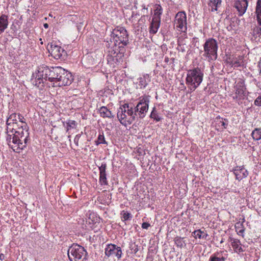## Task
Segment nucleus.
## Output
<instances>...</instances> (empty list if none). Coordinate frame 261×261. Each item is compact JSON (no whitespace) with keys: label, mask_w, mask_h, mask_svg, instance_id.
<instances>
[{"label":"nucleus","mask_w":261,"mask_h":261,"mask_svg":"<svg viewBox=\"0 0 261 261\" xmlns=\"http://www.w3.org/2000/svg\"><path fill=\"white\" fill-rule=\"evenodd\" d=\"M12 130L6 129V141L8 145L16 152H20L26 147L29 140V127L21 120V124L13 123Z\"/></svg>","instance_id":"f257e3e1"},{"label":"nucleus","mask_w":261,"mask_h":261,"mask_svg":"<svg viewBox=\"0 0 261 261\" xmlns=\"http://www.w3.org/2000/svg\"><path fill=\"white\" fill-rule=\"evenodd\" d=\"M64 72V69L61 67H51L49 68L47 66H42L38 68L37 71L33 74L34 78L33 83L35 85L39 86V84L45 83L48 81L50 82H54L55 84L59 74L62 75Z\"/></svg>","instance_id":"f03ea898"},{"label":"nucleus","mask_w":261,"mask_h":261,"mask_svg":"<svg viewBox=\"0 0 261 261\" xmlns=\"http://www.w3.org/2000/svg\"><path fill=\"white\" fill-rule=\"evenodd\" d=\"M117 118L120 122L123 125L132 124L136 119V113H135L133 106L124 103L118 109Z\"/></svg>","instance_id":"7ed1b4c3"},{"label":"nucleus","mask_w":261,"mask_h":261,"mask_svg":"<svg viewBox=\"0 0 261 261\" xmlns=\"http://www.w3.org/2000/svg\"><path fill=\"white\" fill-rule=\"evenodd\" d=\"M203 73L197 67L188 71L186 84L191 92H193L200 85L203 80Z\"/></svg>","instance_id":"20e7f679"},{"label":"nucleus","mask_w":261,"mask_h":261,"mask_svg":"<svg viewBox=\"0 0 261 261\" xmlns=\"http://www.w3.org/2000/svg\"><path fill=\"white\" fill-rule=\"evenodd\" d=\"M67 254L70 261H84L87 259L86 250L77 244H73L69 248Z\"/></svg>","instance_id":"39448f33"},{"label":"nucleus","mask_w":261,"mask_h":261,"mask_svg":"<svg viewBox=\"0 0 261 261\" xmlns=\"http://www.w3.org/2000/svg\"><path fill=\"white\" fill-rule=\"evenodd\" d=\"M218 46L217 41L214 38H208L206 40L203 44V56L209 60H216L217 58Z\"/></svg>","instance_id":"423d86ee"},{"label":"nucleus","mask_w":261,"mask_h":261,"mask_svg":"<svg viewBox=\"0 0 261 261\" xmlns=\"http://www.w3.org/2000/svg\"><path fill=\"white\" fill-rule=\"evenodd\" d=\"M119 46L120 45L114 43V45L108 47L107 60L109 63L113 64V66H115V64L120 62L122 59L123 48L119 47Z\"/></svg>","instance_id":"0eeeda50"},{"label":"nucleus","mask_w":261,"mask_h":261,"mask_svg":"<svg viewBox=\"0 0 261 261\" xmlns=\"http://www.w3.org/2000/svg\"><path fill=\"white\" fill-rule=\"evenodd\" d=\"M114 43H116L119 47L124 48L128 43V34L126 30L122 27H117L112 32Z\"/></svg>","instance_id":"6e6552de"},{"label":"nucleus","mask_w":261,"mask_h":261,"mask_svg":"<svg viewBox=\"0 0 261 261\" xmlns=\"http://www.w3.org/2000/svg\"><path fill=\"white\" fill-rule=\"evenodd\" d=\"M149 102V100L147 98H143L139 101L134 109L136 117L138 116L141 119L145 117L148 110Z\"/></svg>","instance_id":"1a4fd4ad"},{"label":"nucleus","mask_w":261,"mask_h":261,"mask_svg":"<svg viewBox=\"0 0 261 261\" xmlns=\"http://www.w3.org/2000/svg\"><path fill=\"white\" fill-rule=\"evenodd\" d=\"M187 16L184 11L178 12L175 15L174 25L179 31L185 32L187 31Z\"/></svg>","instance_id":"9d476101"},{"label":"nucleus","mask_w":261,"mask_h":261,"mask_svg":"<svg viewBox=\"0 0 261 261\" xmlns=\"http://www.w3.org/2000/svg\"><path fill=\"white\" fill-rule=\"evenodd\" d=\"M51 55L56 59L64 60L67 56L66 51L60 46L51 43L48 49Z\"/></svg>","instance_id":"9b49d317"},{"label":"nucleus","mask_w":261,"mask_h":261,"mask_svg":"<svg viewBox=\"0 0 261 261\" xmlns=\"http://www.w3.org/2000/svg\"><path fill=\"white\" fill-rule=\"evenodd\" d=\"M64 72L63 73L62 75L59 74V77L56 80V85H54L53 86H65L67 85H69L71 84L73 79L72 75L70 72L66 71L64 69Z\"/></svg>","instance_id":"f8f14e48"},{"label":"nucleus","mask_w":261,"mask_h":261,"mask_svg":"<svg viewBox=\"0 0 261 261\" xmlns=\"http://www.w3.org/2000/svg\"><path fill=\"white\" fill-rule=\"evenodd\" d=\"M122 253L121 248L114 244H109L105 249V254L108 257H116L118 259H120Z\"/></svg>","instance_id":"ddd939ff"},{"label":"nucleus","mask_w":261,"mask_h":261,"mask_svg":"<svg viewBox=\"0 0 261 261\" xmlns=\"http://www.w3.org/2000/svg\"><path fill=\"white\" fill-rule=\"evenodd\" d=\"M248 2L247 0H236L234 7L238 12V15L242 16L246 12L248 7Z\"/></svg>","instance_id":"4468645a"},{"label":"nucleus","mask_w":261,"mask_h":261,"mask_svg":"<svg viewBox=\"0 0 261 261\" xmlns=\"http://www.w3.org/2000/svg\"><path fill=\"white\" fill-rule=\"evenodd\" d=\"M233 173L236 175V179L239 180L247 177L248 175V171L243 167L237 166L234 170Z\"/></svg>","instance_id":"2eb2a0df"},{"label":"nucleus","mask_w":261,"mask_h":261,"mask_svg":"<svg viewBox=\"0 0 261 261\" xmlns=\"http://www.w3.org/2000/svg\"><path fill=\"white\" fill-rule=\"evenodd\" d=\"M236 92L235 94L236 96H233V99H238V98H243V96H244V86L243 85V83L241 82H238L236 86Z\"/></svg>","instance_id":"dca6fc26"},{"label":"nucleus","mask_w":261,"mask_h":261,"mask_svg":"<svg viewBox=\"0 0 261 261\" xmlns=\"http://www.w3.org/2000/svg\"><path fill=\"white\" fill-rule=\"evenodd\" d=\"M106 167L107 165L106 164H102L101 166L99 167V181L102 185H107L108 182L107 180V174H106Z\"/></svg>","instance_id":"f3484780"},{"label":"nucleus","mask_w":261,"mask_h":261,"mask_svg":"<svg viewBox=\"0 0 261 261\" xmlns=\"http://www.w3.org/2000/svg\"><path fill=\"white\" fill-rule=\"evenodd\" d=\"M229 239L231 242V246L235 252L241 253L244 251V250L241 247V243L239 240L233 238H230Z\"/></svg>","instance_id":"a211bd4d"},{"label":"nucleus","mask_w":261,"mask_h":261,"mask_svg":"<svg viewBox=\"0 0 261 261\" xmlns=\"http://www.w3.org/2000/svg\"><path fill=\"white\" fill-rule=\"evenodd\" d=\"M8 16L5 14H2L0 16V35L4 32L8 28Z\"/></svg>","instance_id":"6ab92c4d"},{"label":"nucleus","mask_w":261,"mask_h":261,"mask_svg":"<svg viewBox=\"0 0 261 261\" xmlns=\"http://www.w3.org/2000/svg\"><path fill=\"white\" fill-rule=\"evenodd\" d=\"M160 22L161 20H160L158 18H152L149 30L150 33L154 34L158 32L160 25Z\"/></svg>","instance_id":"aec40b11"},{"label":"nucleus","mask_w":261,"mask_h":261,"mask_svg":"<svg viewBox=\"0 0 261 261\" xmlns=\"http://www.w3.org/2000/svg\"><path fill=\"white\" fill-rule=\"evenodd\" d=\"M99 113L100 116L103 118H112L114 117L111 111L106 107H101L99 109Z\"/></svg>","instance_id":"412c9836"},{"label":"nucleus","mask_w":261,"mask_h":261,"mask_svg":"<svg viewBox=\"0 0 261 261\" xmlns=\"http://www.w3.org/2000/svg\"><path fill=\"white\" fill-rule=\"evenodd\" d=\"M100 218L97 213H89L87 222L89 224H96L100 222Z\"/></svg>","instance_id":"4be33fe9"},{"label":"nucleus","mask_w":261,"mask_h":261,"mask_svg":"<svg viewBox=\"0 0 261 261\" xmlns=\"http://www.w3.org/2000/svg\"><path fill=\"white\" fill-rule=\"evenodd\" d=\"M192 236L195 238H199V239H206L208 234L204 231H202L201 229H198L192 232Z\"/></svg>","instance_id":"5701e85b"},{"label":"nucleus","mask_w":261,"mask_h":261,"mask_svg":"<svg viewBox=\"0 0 261 261\" xmlns=\"http://www.w3.org/2000/svg\"><path fill=\"white\" fill-rule=\"evenodd\" d=\"M255 13L258 23L261 26V0H257L256 2Z\"/></svg>","instance_id":"b1692460"},{"label":"nucleus","mask_w":261,"mask_h":261,"mask_svg":"<svg viewBox=\"0 0 261 261\" xmlns=\"http://www.w3.org/2000/svg\"><path fill=\"white\" fill-rule=\"evenodd\" d=\"M245 221L244 218L242 219V222H238L235 224V228L236 229V231L239 235L241 236L243 238L244 237V232L245 231V228L243 227V223Z\"/></svg>","instance_id":"393cba45"},{"label":"nucleus","mask_w":261,"mask_h":261,"mask_svg":"<svg viewBox=\"0 0 261 261\" xmlns=\"http://www.w3.org/2000/svg\"><path fill=\"white\" fill-rule=\"evenodd\" d=\"M149 76L148 74H146L144 75L143 77H141L139 79V85L140 86V88H145L146 86L148 85V82L150 81Z\"/></svg>","instance_id":"a878e982"},{"label":"nucleus","mask_w":261,"mask_h":261,"mask_svg":"<svg viewBox=\"0 0 261 261\" xmlns=\"http://www.w3.org/2000/svg\"><path fill=\"white\" fill-rule=\"evenodd\" d=\"M221 4V0H211L208 5L211 7V11H214L217 10V8Z\"/></svg>","instance_id":"bb28decb"},{"label":"nucleus","mask_w":261,"mask_h":261,"mask_svg":"<svg viewBox=\"0 0 261 261\" xmlns=\"http://www.w3.org/2000/svg\"><path fill=\"white\" fill-rule=\"evenodd\" d=\"M209 261H225V258L221 256L219 253H216L210 257Z\"/></svg>","instance_id":"cd10ccee"},{"label":"nucleus","mask_w":261,"mask_h":261,"mask_svg":"<svg viewBox=\"0 0 261 261\" xmlns=\"http://www.w3.org/2000/svg\"><path fill=\"white\" fill-rule=\"evenodd\" d=\"M253 139L255 140L261 139V128H255L251 134Z\"/></svg>","instance_id":"c85d7f7f"},{"label":"nucleus","mask_w":261,"mask_h":261,"mask_svg":"<svg viewBox=\"0 0 261 261\" xmlns=\"http://www.w3.org/2000/svg\"><path fill=\"white\" fill-rule=\"evenodd\" d=\"M162 14V9L160 5H159L154 11V15L152 18H159L161 20V15Z\"/></svg>","instance_id":"c756f323"},{"label":"nucleus","mask_w":261,"mask_h":261,"mask_svg":"<svg viewBox=\"0 0 261 261\" xmlns=\"http://www.w3.org/2000/svg\"><path fill=\"white\" fill-rule=\"evenodd\" d=\"M184 238L176 237L174 239V242L177 247L182 248L186 245L185 242L183 241Z\"/></svg>","instance_id":"7c9ffc66"},{"label":"nucleus","mask_w":261,"mask_h":261,"mask_svg":"<svg viewBox=\"0 0 261 261\" xmlns=\"http://www.w3.org/2000/svg\"><path fill=\"white\" fill-rule=\"evenodd\" d=\"M150 117L151 118L153 119L157 122L160 121L161 120V118L159 116L157 111L155 108H153L150 114Z\"/></svg>","instance_id":"2f4dec72"},{"label":"nucleus","mask_w":261,"mask_h":261,"mask_svg":"<svg viewBox=\"0 0 261 261\" xmlns=\"http://www.w3.org/2000/svg\"><path fill=\"white\" fill-rule=\"evenodd\" d=\"M76 126V122L74 120H69L67 122V129L68 132L70 129L75 128Z\"/></svg>","instance_id":"473e14b6"},{"label":"nucleus","mask_w":261,"mask_h":261,"mask_svg":"<svg viewBox=\"0 0 261 261\" xmlns=\"http://www.w3.org/2000/svg\"><path fill=\"white\" fill-rule=\"evenodd\" d=\"M16 122H15L13 120V119H11V118H10L9 117V118L7 119V122H6V124H7V129H8V130H12V129L13 128L12 126H13V123H15Z\"/></svg>","instance_id":"72a5a7b5"},{"label":"nucleus","mask_w":261,"mask_h":261,"mask_svg":"<svg viewBox=\"0 0 261 261\" xmlns=\"http://www.w3.org/2000/svg\"><path fill=\"white\" fill-rule=\"evenodd\" d=\"M129 248L134 254H136L139 250L138 246L136 243H131L129 244Z\"/></svg>","instance_id":"f704fd0d"},{"label":"nucleus","mask_w":261,"mask_h":261,"mask_svg":"<svg viewBox=\"0 0 261 261\" xmlns=\"http://www.w3.org/2000/svg\"><path fill=\"white\" fill-rule=\"evenodd\" d=\"M97 142V144H106L107 143V142H106V141L105 140V137H104L103 135H99L98 136Z\"/></svg>","instance_id":"c9c22d12"},{"label":"nucleus","mask_w":261,"mask_h":261,"mask_svg":"<svg viewBox=\"0 0 261 261\" xmlns=\"http://www.w3.org/2000/svg\"><path fill=\"white\" fill-rule=\"evenodd\" d=\"M132 218L130 213H123V216L122 217V219L123 221H125L130 219Z\"/></svg>","instance_id":"e433bc0d"},{"label":"nucleus","mask_w":261,"mask_h":261,"mask_svg":"<svg viewBox=\"0 0 261 261\" xmlns=\"http://www.w3.org/2000/svg\"><path fill=\"white\" fill-rule=\"evenodd\" d=\"M254 105L257 106H261V96H258L254 101Z\"/></svg>","instance_id":"4c0bfd02"},{"label":"nucleus","mask_w":261,"mask_h":261,"mask_svg":"<svg viewBox=\"0 0 261 261\" xmlns=\"http://www.w3.org/2000/svg\"><path fill=\"white\" fill-rule=\"evenodd\" d=\"M9 117L11 119H13V121L17 122V115L16 113H12L10 116Z\"/></svg>","instance_id":"58836bf2"},{"label":"nucleus","mask_w":261,"mask_h":261,"mask_svg":"<svg viewBox=\"0 0 261 261\" xmlns=\"http://www.w3.org/2000/svg\"><path fill=\"white\" fill-rule=\"evenodd\" d=\"M80 137H81L80 135H76L74 139V143L77 146L79 145L78 143H79V141Z\"/></svg>","instance_id":"ea45409f"},{"label":"nucleus","mask_w":261,"mask_h":261,"mask_svg":"<svg viewBox=\"0 0 261 261\" xmlns=\"http://www.w3.org/2000/svg\"><path fill=\"white\" fill-rule=\"evenodd\" d=\"M150 226V224L147 222H144L142 224V227L143 229H148V228Z\"/></svg>","instance_id":"a19ab883"},{"label":"nucleus","mask_w":261,"mask_h":261,"mask_svg":"<svg viewBox=\"0 0 261 261\" xmlns=\"http://www.w3.org/2000/svg\"><path fill=\"white\" fill-rule=\"evenodd\" d=\"M241 65L240 63L238 61H234L232 62V66L234 67H239Z\"/></svg>","instance_id":"79ce46f5"},{"label":"nucleus","mask_w":261,"mask_h":261,"mask_svg":"<svg viewBox=\"0 0 261 261\" xmlns=\"http://www.w3.org/2000/svg\"><path fill=\"white\" fill-rule=\"evenodd\" d=\"M221 126H223L224 128H226V126H227V124L225 123L224 121H220Z\"/></svg>","instance_id":"37998d69"},{"label":"nucleus","mask_w":261,"mask_h":261,"mask_svg":"<svg viewBox=\"0 0 261 261\" xmlns=\"http://www.w3.org/2000/svg\"><path fill=\"white\" fill-rule=\"evenodd\" d=\"M17 119H19L20 123H21V120L23 121V117L22 116H20L19 115H17Z\"/></svg>","instance_id":"c03bdc74"},{"label":"nucleus","mask_w":261,"mask_h":261,"mask_svg":"<svg viewBox=\"0 0 261 261\" xmlns=\"http://www.w3.org/2000/svg\"><path fill=\"white\" fill-rule=\"evenodd\" d=\"M4 258V255L3 254H0V259L1 260L3 259Z\"/></svg>","instance_id":"a18cd8bd"},{"label":"nucleus","mask_w":261,"mask_h":261,"mask_svg":"<svg viewBox=\"0 0 261 261\" xmlns=\"http://www.w3.org/2000/svg\"><path fill=\"white\" fill-rule=\"evenodd\" d=\"M43 26L45 29H47L48 28V24L47 23H44Z\"/></svg>","instance_id":"49530a36"}]
</instances>
